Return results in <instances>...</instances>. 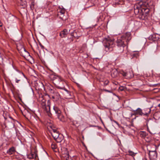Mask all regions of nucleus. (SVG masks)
Wrapping results in <instances>:
<instances>
[{"mask_svg":"<svg viewBox=\"0 0 160 160\" xmlns=\"http://www.w3.org/2000/svg\"><path fill=\"white\" fill-rule=\"evenodd\" d=\"M131 37L130 32H126L123 34L122 36L118 38L117 40V44L118 47V50L115 53V54H119L122 52L124 50V47L125 46V42L128 43Z\"/></svg>","mask_w":160,"mask_h":160,"instance_id":"obj_1","label":"nucleus"},{"mask_svg":"<svg viewBox=\"0 0 160 160\" xmlns=\"http://www.w3.org/2000/svg\"><path fill=\"white\" fill-rule=\"evenodd\" d=\"M140 5L141 7V9H138V8L137 6L134 7V12L135 13L137 12V13H138L140 11H141L142 13H139V17L141 19H145L147 18V14L149 10L148 8H143L142 7L143 6L145 5V6H146V5H143V4H141L140 3Z\"/></svg>","mask_w":160,"mask_h":160,"instance_id":"obj_2","label":"nucleus"},{"mask_svg":"<svg viewBox=\"0 0 160 160\" xmlns=\"http://www.w3.org/2000/svg\"><path fill=\"white\" fill-rule=\"evenodd\" d=\"M113 41L114 39L110 37L105 38L103 39L102 42L106 51L110 52L113 50V48L114 46Z\"/></svg>","mask_w":160,"mask_h":160,"instance_id":"obj_3","label":"nucleus"},{"mask_svg":"<svg viewBox=\"0 0 160 160\" xmlns=\"http://www.w3.org/2000/svg\"><path fill=\"white\" fill-rule=\"evenodd\" d=\"M51 134L54 139L57 142H60L63 139L62 135L60 134L59 132L56 129H53Z\"/></svg>","mask_w":160,"mask_h":160,"instance_id":"obj_4","label":"nucleus"},{"mask_svg":"<svg viewBox=\"0 0 160 160\" xmlns=\"http://www.w3.org/2000/svg\"><path fill=\"white\" fill-rule=\"evenodd\" d=\"M44 110L46 111L47 114L49 115V114H50V101L49 100H48L47 101V105L44 106L42 107Z\"/></svg>","mask_w":160,"mask_h":160,"instance_id":"obj_5","label":"nucleus"},{"mask_svg":"<svg viewBox=\"0 0 160 160\" xmlns=\"http://www.w3.org/2000/svg\"><path fill=\"white\" fill-rule=\"evenodd\" d=\"M53 109L55 111V113L57 114L58 118L59 119H61L62 115L61 114V112L59 108L57 106H54Z\"/></svg>","mask_w":160,"mask_h":160,"instance_id":"obj_6","label":"nucleus"},{"mask_svg":"<svg viewBox=\"0 0 160 160\" xmlns=\"http://www.w3.org/2000/svg\"><path fill=\"white\" fill-rule=\"evenodd\" d=\"M149 155L150 159H156L157 158V153L156 150L150 151Z\"/></svg>","mask_w":160,"mask_h":160,"instance_id":"obj_7","label":"nucleus"},{"mask_svg":"<svg viewBox=\"0 0 160 160\" xmlns=\"http://www.w3.org/2000/svg\"><path fill=\"white\" fill-rule=\"evenodd\" d=\"M149 38L153 41H157L160 38V35L157 33L153 34L149 36Z\"/></svg>","mask_w":160,"mask_h":160,"instance_id":"obj_8","label":"nucleus"},{"mask_svg":"<svg viewBox=\"0 0 160 160\" xmlns=\"http://www.w3.org/2000/svg\"><path fill=\"white\" fill-rule=\"evenodd\" d=\"M18 77L19 79H18L17 78H16L15 79V82L17 83H18L19 82L21 81V79L20 78L22 77H23L26 79H27V78L26 76L22 72H19L18 74Z\"/></svg>","mask_w":160,"mask_h":160,"instance_id":"obj_9","label":"nucleus"},{"mask_svg":"<svg viewBox=\"0 0 160 160\" xmlns=\"http://www.w3.org/2000/svg\"><path fill=\"white\" fill-rule=\"evenodd\" d=\"M62 79L59 76H55L53 78V82L54 84L57 86L58 84H59V82Z\"/></svg>","mask_w":160,"mask_h":160,"instance_id":"obj_10","label":"nucleus"},{"mask_svg":"<svg viewBox=\"0 0 160 160\" xmlns=\"http://www.w3.org/2000/svg\"><path fill=\"white\" fill-rule=\"evenodd\" d=\"M134 114L135 115L142 116L144 115V113L142 112V110L140 108H138L136 110H133Z\"/></svg>","mask_w":160,"mask_h":160,"instance_id":"obj_11","label":"nucleus"},{"mask_svg":"<svg viewBox=\"0 0 160 160\" xmlns=\"http://www.w3.org/2000/svg\"><path fill=\"white\" fill-rule=\"evenodd\" d=\"M68 32V30L65 29L60 32L59 35L62 38H65L67 36Z\"/></svg>","mask_w":160,"mask_h":160,"instance_id":"obj_12","label":"nucleus"},{"mask_svg":"<svg viewBox=\"0 0 160 160\" xmlns=\"http://www.w3.org/2000/svg\"><path fill=\"white\" fill-rule=\"evenodd\" d=\"M64 150H65V153L63 152H62V154L63 155V157L64 158L65 160H68L69 157L68 152L66 148H64Z\"/></svg>","mask_w":160,"mask_h":160,"instance_id":"obj_13","label":"nucleus"},{"mask_svg":"<svg viewBox=\"0 0 160 160\" xmlns=\"http://www.w3.org/2000/svg\"><path fill=\"white\" fill-rule=\"evenodd\" d=\"M66 84L65 82L63 81L62 79L59 82V84H58L56 86L58 88L60 89H63L64 88V85Z\"/></svg>","mask_w":160,"mask_h":160,"instance_id":"obj_14","label":"nucleus"},{"mask_svg":"<svg viewBox=\"0 0 160 160\" xmlns=\"http://www.w3.org/2000/svg\"><path fill=\"white\" fill-rule=\"evenodd\" d=\"M53 95L52 96V98H56L58 99L60 98V95L59 93L56 90L54 93H53Z\"/></svg>","mask_w":160,"mask_h":160,"instance_id":"obj_15","label":"nucleus"},{"mask_svg":"<svg viewBox=\"0 0 160 160\" xmlns=\"http://www.w3.org/2000/svg\"><path fill=\"white\" fill-rule=\"evenodd\" d=\"M58 12L60 13L62 15L65 13V10L63 7H61L59 6L58 8Z\"/></svg>","mask_w":160,"mask_h":160,"instance_id":"obj_16","label":"nucleus"},{"mask_svg":"<svg viewBox=\"0 0 160 160\" xmlns=\"http://www.w3.org/2000/svg\"><path fill=\"white\" fill-rule=\"evenodd\" d=\"M157 47L155 46L151 48V52L153 55H154L157 53Z\"/></svg>","mask_w":160,"mask_h":160,"instance_id":"obj_17","label":"nucleus"},{"mask_svg":"<svg viewBox=\"0 0 160 160\" xmlns=\"http://www.w3.org/2000/svg\"><path fill=\"white\" fill-rule=\"evenodd\" d=\"M145 112L144 113V115L148 116L150 113L151 110L149 108H145L144 109Z\"/></svg>","mask_w":160,"mask_h":160,"instance_id":"obj_18","label":"nucleus"},{"mask_svg":"<svg viewBox=\"0 0 160 160\" xmlns=\"http://www.w3.org/2000/svg\"><path fill=\"white\" fill-rule=\"evenodd\" d=\"M15 151V149L14 147H12L7 151V153L9 155H11Z\"/></svg>","mask_w":160,"mask_h":160,"instance_id":"obj_19","label":"nucleus"},{"mask_svg":"<svg viewBox=\"0 0 160 160\" xmlns=\"http://www.w3.org/2000/svg\"><path fill=\"white\" fill-rule=\"evenodd\" d=\"M78 33L79 32H76V30H74L71 33V35L72 36L78 38L80 37V35L78 34Z\"/></svg>","mask_w":160,"mask_h":160,"instance_id":"obj_20","label":"nucleus"},{"mask_svg":"<svg viewBox=\"0 0 160 160\" xmlns=\"http://www.w3.org/2000/svg\"><path fill=\"white\" fill-rule=\"evenodd\" d=\"M37 155L34 153L31 152L28 155V158L29 159H32L34 158V157L36 158Z\"/></svg>","mask_w":160,"mask_h":160,"instance_id":"obj_21","label":"nucleus"},{"mask_svg":"<svg viewBox=\"0 0 160 160\" xmlns=\"http://www.w3.org/2000/svg\"><path fill=\"white\" fill-rule=\"evenodd\" d=\"M131 55L133 58H137L139 56V52L138 51H134V53H132Z\"/></svg>","mask_w":160,"mask_h":160,"instance_id":"obj_22","label":"nucleus"},{"mask_svg":"<svg viewBox=\"0 0 160 160\" xmlns=\"http://www.w3.org/2000/svg\"><path fill=\"white\" fill-rule=\"evenodd\" d=\"M139 134L140 137L143 138H144L146 136V133L144 131H141Z\"/></svg>","mask_w":160,"mask_h":160,"instance_id":"obj_23","label":"nucleus"},{"mask_svg":"<svg viewBox=\"0 0 160 160\" xmlns=\"http://www.w3.org/2000/svg\"><path fill=\"white\" fill-rule=\"evenodd\" d=\"M38 100L40 102L42 101H46V100L45 98V96L42 95L40 96L39 98L38 99Z\"/></svg>","mask_w":160,"mask_h":160,"instance_id":"obj_24","label":"nucleus"},{"mask_svg":"<svg viewBox=\"0 0 160 160\" xmlns=\"http://www.w3.org/2000/svg\"><path fill=\"white\" fill-rule=\"evenodd\" d=\"M49 90L51 93L53 94L56 90L54 89L53 87H52L49 88Z\"/></svg>","mask_w":160,"mask_h":160,"instance_id":"obj_25","label":"nucleus"},{"mask_svg":"<svg viewBox=\"0 0 160 160\" xmlns=\"http://www.w3.org/2000/svg\"><path fill=\"white\" fill-rule=\"evenodd\" d=\"M128 153H129V154L130 155H131V156H134L135 155V153H134L133 152L130 151H128Z\"/></svg>","mask_w":160,"mask_h":160,"instance_id":"obj_26","label":"nucleus"},{"mask_svg":"<svg viewBox=\"0 0 160 160\" xmlns=\"http://www.w3.org/2000/svg\"><path fill=\"white\" fill-rule=\"evenodd\" d=\"M51 147V148L53 149H55L57 147L56 145L54 144H52Z\"/></svg>","mask_w":160,"mask_h":160,"instance_id":"obj_27","label":"nucleus"},{"mask_svg":"<svg viewBox=\"0 0 160 160\" xmlns=\"http://www.w3.org/2000/svg\"><path fill=\"white\" fill-rule=\"evenodd\" d=\"M41 104L42 105V107L46 105V104H45L46 101H41Z\"/></svg>","mask_w":160,"mask_h":160,"instance_id":"obj_28","label":"nucleus"},{"mask_svg":"<svg viewBox=\"0 0 160 160\" xmlns=\"http://www.w3.org/2000/svg\"><path fill=\"white\" fill-rule=\"evenodd\" d=\"M109 82V81H105V82H104V86L107 85L108 84Z\"/></svg>","mask_w":160,"mask_h":160,"instance_id":"obj_29","label":"nucleus"},{"mask_svg":"<svg viewBox=\"0 0 160 160\" xmlns=\"http://www.w3.org/2000/svg\"><path fill=\"white\" fill-rule=\"evenodd\" d=\"M103 91H105L106 92H109V93H111L112 92L111 91H110V90H107L106 89H103Z\"/></svg>","mask_w":160,"mask_h":160,"instance_id":"obj_30","label":"nucleus"},{"mask_svg":"<svg viewBox=\"0 0 160 160\" xmlns=\"http://www.w3.org/2000/svg\"><path fill=\"white\" fill-rule=\"evenodd\" d=\"M20 5H21L23 6L22 8H24L26 6V5L25 3H24L23 4L20 3Z\"/></svg>","mask_w":160,"mask_h":160,"instance_id":"obj_31","label":"nucleus"},{"mask_svg":"<svg viewBox=\"0 0 160 160\" xmlns=\"http://www.w3.org/2000/svg\"><path fill=\"white\" fill-rule=\"evenodd\" d=\"M23 50H24V52L26 53L27 54V55H29V53H28V52H27L26 51V50H25V49L24 48H23Z\"/></svg>","mask_w":160,"mask_h":160,"instance_id":"obj_32","label":"nucleus"},{"mask_svg":"<svg viewBox=\"0 0 160 160\" xmlns=\"http://www.w3.org/2000/svg\"><path fill=\"white\" fill-rule=\"evenodd\" d=\"M113 122L115 123L118 126H119V123H118V122H117V121H115V120H113Z\"/></svg>","mask_w":160,"mask_h":160,"instance_id":"obj_33","label":"nucleus"},{"mask_svg":"<svg viewBox=\"0 0 160 160\" xmlns=\"http://www.w3.org/2000/svg\"><path fill=\"white\" fill-rule=\"evenodd\" d=\"M64 148H63L62 149V152H64L65 153V150H64Z\"/></svg>","mask_w":160,"mask_h":160,"instance_id":"obj_34","label":"nucleus"},{"mask_svg":"<svg viewBox=\"0 0 160 160\" xmlns=\"http://www.w3.org/2000/svg\"><path fill=\"white\" fill-rule=\"evenodd\" d=\"M115 74H116V76H117V73H118L117 71H115Z\"/></svg>","mask_w":160,"mask_h":160,"instance_id":"obj_35","label":"nucleus"},{"mask_svg":"<svg viewBox=\"0 0 160 160\" xmlns=\"http://www.w3.org/2000/svg\"><path fill=\"white\" fill-rule=\"evenodd\" d=\"M63 89H64V90H65L66 92H68V91L67 90V89H66L65 88H64Z\"/></svg>","mask_w":160,"mask_h":160,"instance_id":"obj_36","label":"nucleus"},{"mask_svg":"<svg viewBox=\"0 0 160 160\" xmlns=\"http://www.w3.org/2000/svg\"><path fill=\"white\" fill-rule=\"evenodd\" d=\"M120 90H121V91H122V90H123V88H122V87L121 88H120Z\"/></svg>","mask_w":160,"mask_h":160,"instance_id":"obj_37","label":"nucleus"},{"mask_svg":"<svg viewBox=\"0 0 160 160\" xmlns=\"http://www.w3.org/2000/svg\"><path fill=\"white\" fill-rule=\"evenodd\" d=\"M158 106L160 108V103L158 105Z\"/></svg>","mask_w":160,"mask_h":160,"instance_id":"obj_38","label":"nucleus"},{"mask_svg":"<svg viewBox=\"0 0 160 160\" xmlns=\"http://www.w3.org/2000/svg\"><path fill=\"white\" fill-rule=\"evenodd\" d=\"M124 75L125 76H126V73H125Z\"/></svg>","mask_w":160,"mask_h":160,"instance_id":"obj_39","label":"nucleus"},{"mask_svg":"<svg viewBox=\"0 0 160 160\" xmlns=\"http://www.w3.org/2000/svg\"><path fill=\"white\" fill-rule=\"evenodd\" d=\"M103 1H104L106 2V1H107V0H103Z\"/></svg>","mask_w":160,"mask_h":160,"instance_id":"obj_40","label":"nucleus"},{"mask_svg":"<svg viewBox=\"0 0 160 160\" xmlns=\"http://www.w3.org/2000/svg\"><path fill=\"white\" fill-rule=\"evenodd\" d=\"M111 75H112V76L113 77V76L112 74Z\"/></svg>","mask_w":160,"mask_h":160,"instance_id":"obj_41","label":"nucleus"},{"mask_svg":"<svg viewBox=\"0 0 160 160\" xmlns=\"http://www.w3.org/2000/svg\"><path fill=\"white\" fill-rule=\"evenodd\" d=\"M143 160H147V159H143Z\"/></svg>","mask_w":160,"mask_h":160,"instance_id":"obj_42","label":"nucleus"},{"mask_svg":"<svg viewBox=\"0 0 160 160\" xmlns=\"http://www.w3.org/2000/svg\"><path fill=\"white\" fill-rule=\"evenodd\" d=\"M31 89L32 91V88H31Z\"/></svg>","mask_w":160,"mask_h":160,"instance_id":"obj_43","label":"nucleus"}]
</instances>
